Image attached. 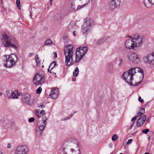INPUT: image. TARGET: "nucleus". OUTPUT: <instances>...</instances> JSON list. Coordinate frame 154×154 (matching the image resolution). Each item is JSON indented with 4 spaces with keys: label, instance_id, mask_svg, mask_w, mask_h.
Instances as JSON below:
<instances>
[{
    "label": "nucleus",
    "instance_id": "nucleus-1",
    "mask_svg": "<svg viewBox=\"0 0 154 154\" xmlns=\"http://www.w3.org/2000/svg\"><path fill=\"white\" fill-rule=\"evenodd\" d=\"M63 146L65 154H75V152L77 154H80L79 143L75 139L65 142Z\"/></svg>",
    "mask_w": 154,
    "mask_h": 154
},
{
    "label": "nucleus",
    "instance_id": "nucleus-2",
    "mask_svg": "<svg viewBox=\"0 0 154 154\" xmlns=\"http://www.w3.org/2000/svg\"><path fill=\"white\" fill-rule=\"evenodd\" d=\"M137 72L141 73L143 74V70L139 67L131 68L129 70L124 73L122 75L123 79L130 85L137 86L140 83L141 81L135 83L134 85L133 84L132 82H131L133 79L134 75Z\"/></svg>",
    "mask_w": 154,
    "mask_h": 154
},
{
    "label": "nucleus",
    "instance_id": "nucleus-3",
    "mask_svg": "<svg viewBox=\"0 0 154 154\" xmlns=\"http://www.w3.org/2000/svg\"><path fill=\"white\" fill-rule=\"evenodd\" d=\"M74 46L71 45H69L65 47L64 48V54L65 57V62L66 63V65L70 66L73 63V61L72 58L73 53V48Z\"/></svg>",
    "mask_w": 154,
    "mask_h": 154
},
{
    "label": "nucleus",
    "instance_id": "nucleus-4",
    "mask_svg": "<svg viewBox=\"0 0 154 154\" xmlns=\"http://www.w3.org/2000/svg\"><path fill=\"white\" fill-rule=\"evenodd\" d=\"M3 57L5 65L9 68L15 66L18 60L17 57L13 54L10 55H4L3 56Z\"/></svg>",
    "mask_w": 154,
    "mask_h": 154
},
{
    "label": "nucleus",
    "instance_id": "nucleus-5",
    "mask_svg": "<svg viewBox=\"0 0 154 154\" xmlns=\"http://www.w3.org/2000/svg\"><path fill=\"white\" fill-rule=\"evenodd\" d=\"M84 23L82 26L83 33H86L90 28L95 25L94 20L90 17H87L84 19Z\"/></svg>",
    "mask_w": 154,
    "mask_h": 154
},
{
    "label": "nucleus",
    "instance_id": "nucleus-6",
    "mask_svg": "<svg viewBox=\"0 0 154 154\" xmlns=\"http://www.w3.org/2000/svg\"><path fill=\"white\" fill-rule=\"evenodd\" d=\"M88 48L86 47H80L77 48L75 52L76 59L75 62H78L81 59L87 52Z\"/></svg>",
    "mask_w": 154,
    "mask_h": 154
},
{
    "label": "nucleus",
    "instance_id": "nucleus-7",
    "mask_svg": "<svg viewBox=\"0 0 154 154\" xmlns=\"http://www.w3.org/2000/svg\"><path fill=\"white\" fill-rule=\"evenodd\" d=\"M1 40L4 47H11L15 49L17 48V46L11 42V39L10 36L7 34L2 35Z\"/></svg>",
    "mask_w": 154,
    "mask_h": 154
},
{
    "label": "nucleus",
    "instance_id": "nucleus-8",
    "mask_svg": "<svg viewBox=\"0 0 154 154\" xmlns=\"http://www.w3.org/2000/svg\"><path fill=\"white\" fill-rule=\"evenodd\" d=\"M127 57L129 60L134 63H138L140 61V56L135 52H128L127 54Z\"/></svg>",
    "mask_w": 154,
    "mask_h": 154
},
{
    "label": "nucleus",
    "instance_id": "nucleus-9",
    "mask_svg": "<svg viewBox=\"0 0 154 154\" xmlns=\"http://www.w3.org/2000/svg\"><path fill=\"white\" fill-rule=\"evenodd\" d=\"M131 38H132L135 48L138 47L142 45L143 42V39L142 38L140 37L138 35H136L134 37H130Z\"/></svg>",
    "mask_w": 154,
    "mask_h": 154
},
{
    "label": "nucleus",
    "instance_id": "nucleus-10",
    "mask_svg": "<svg viewBox=\"0 0 154 154\" xmlns=\"http://www.w3.org/2000/svg\"><path fill=\"white\" fill-rule=\"evenodd\" d=\"M29 149L28 147L25 145L18 146L16 149L14 154H27Z\"/></svg>",
    "mask_w": 154,
    "mask_h": 154
},
{
    "label": "nucleus",
    "instance_id": "nucleus-11",
    "mask_svg": "<svg viewBox=\"0 0 154 154\" xmlns=\"http://www.w3.org/2000/svg\"><path fill=\"white\" fill-rule=\"evenodd\" d=\"M44 81V76L37 74L35 75L33 79V83L37 85L42 84Z\"/></svg>",
    "mask_w": 154,
    "mask_h": 154
},
{
    "label": "nucleus",
    "instance_id": "nucleus-12",
    "mask_svg": "<svg viewBox=\"0 0 154 154\" xmlns=\"http://www.w3.org/2000/svg\"><path fill=\"white\" fill-rule=\"evenodd\" d=\"M46 125V121L44 120L41 123L40 125H38V127H37L35 130V133L37 135L40 136L42 132L44 129Z\"/></svg>",
    "mask_w": 154,
    "mask_h": 154
},
{
    "label": "nucleus",
    "instance_id": "nucleus-13",
    "mask_svg": "<svg viewBox=\"0 0 154 154\" xmlns=\"http://www.w3.org/2000/svg\"><path fill=\"white\" fill-rule=\"evenodd\" d=\"M120 3V0H112L109 3V8L111 10H114L118 7Z\"/></svg>",
    "mask_w": 154,
    "mask_h": 154
},
{
    "label": "nucleus",
    "instance_id": "nucleus-14",
    "mask_svg": "<svg viewBox=\"0 0 154 154\" xmlns=\"http://www.w3.org/2000/svg\"><path fill=\"white\" fill-rule=\"evenodd\" d=\"M132 38L127 40L125 43V46L126 48L128 49H132L134 50L135 48Z\"/></svg>",
    "mask_w": 154,
    "mask_h": 154
},
{
    "label": "nucleus",
    "instance_id": "nucleus-15",
    "mask_svg": "<svg viewBox=\"0 0 154 154\" xmlns=\"http://www.w3.org/2000/svg\"><path fill=\"white\" fill-rule=\"evenodd\" d=\"M59 94L58 89L57 88H54L51 90L49 96L53 99H56L57 97Z\"/></svg>",
    "mask_w": 154,
    "mask_h": 154
},
{
    "label": "nucleus",
    "instance_id": "nucleus-16",
    "mask_svg": "<svg viewBox=\"0 0 154 154\" xmlns=\"http://www.w3.org/2000/svg\"><path fill=\"white\" fill-rule=\"evenodd\" d=\"M31 96L29 94H26L22 96V101L28 104H31L30 102Z\"/></svg>",
    "mask_w": 154,
    "mask_h": 154
},
{
    "label": "nucleus",
    "instance_id": "nucleus-17",
    "mask_svg": "<svg viewBox=\"0 0 154 154\" xmlns=\"http://www.w3.org/2000/svg\"><path fill=\"white\" fill-rule=\"evenodd\" d=\"M78 26L76 25L73 22H71L68 26V29L70 32L75 30H77Z\"/></svg>",
    "mask_w": 154,
    "mask_h": 154
},
{
    "label": "nucleus",
    "instance_id": "nucleus-18",
    "mask_svg": "<svg viewBox=\"0 0 154 154\" xmlns=\"http://www.w3.org/2000/svg\"><path fill=\"white\" fill-rule=\"evenodd\" d=\"M144 3L146 7L149 8L154 5V0H144Z\"/></svg>",
    "mask_w": 154,
    "mask_h": 154
},
{
    "label": "nucleus",
    "instance_id": "nucleus-19",
    "mask_svg": "<svg viewBox=\"0 0 154 154\" xmlns=\"http://www.w3.org/2000/svg\"><path fill=\"white\" fill-rule=\"evenodd\" d=\"M21 95V93H18V91L17 90H15L13 92H11V97L13 99H17L18 98V96Z\"/></svg>",
    "mask_w": 154,
    "mask_h": 154
},
{
    "label": "nucleus",
    "instance_id": "nucleus-20",
    "mask_svg": "<svg viewBox=\"0 0 154 154\" xmlns=\"http://www.w3.org/2000/svg\"><path fill=\"white\" fill-rule=\"evenodd\" d=\"M71 5V8L69 9L70 11L71 12L75 11L78 9H80L82 8V7H81V5H79L77 7V8H75V3L74 2L72 3Z\"/></svg>",
    "mask_w": 154,
    "mask_h": 154
},
{
    "label": "nucleus",
    "instance_id": "nucleus-21",
    "mask_svg": "<svg viewBox=\"0 0 154 154\" xmlns=\"http://www.w3.org/2000/svg\"><path fill=\"white\" fill-rule=\"evenodd\" d=\"M144 122L145 121L142 119V117H140L137 119V125L138 126H141L143 125Z\"/></svg>",
    "mask_w": 154,
    "mask_h": 154
},
{
    "label": "nucleus",
    "instance_id": "nucleus-22",
    "mask_svg": "<svg viewBox=\"0 0 154 154\" xmlns=\"http://www.w3.org/2000/svg\"><path fill=\"white\" fill-rule=\"evenodd\" d=\"M106 39L105 37H103L102 38H100L99 40H98L96 44L97 45H100L102 43H103L105 41H106Z\"/></svg>",
    "mask_w": 154,
    "mask_h": 154
},
{
    "label": "nucleus",
    "instance_id": "nucleus-23",
    "mask_svg": "<svg viewBox=\"0 0 154 154\" xmlns=\"http://www.w3.org/2000/svg\"><path fill=\"white\" fill-rule=\"evenodd\" d=\"M81 3L83 4L82 5H81V7L82 8L84 7L89 2L90 0H81Z\"/></svg>",
    "mask_w": 154,
    "mask_h": 154
},
{
    "label": "nucleus",
    "instance_id": "nucleus-24",
    "mask_svg": "<svg viewBox=\"0 0 154 154\" xmlns=\"http://www.w3.org/2000/svg\"><path fill=\"white\" fill-rule=\"evenodd\" d=\"M35 60L37 65L39 66L40 65L41 62L39 59L38 55L37 54L36 55Z\"/></svg>",
    "mask_w": 154,
    "mask_h": 154
},
{
    "label": "nucleus",
    "instance_id": "nucleus-25",
    "mask_svg": "<svg viewBox=\"0 0 154 154\" xmlns=\"http://www.w3.org/2000/svg\"><path fill=\"white\" fill-rule=\"evenodd\" d=\"M79 72V70L78 67H76L75 68V70L73 72V75L75 77H77L78 75V74Z\"/></svg>",
    "mask_w": 154,
    "mask_h": 154
},
{
    "label": "nucleus",
    "instance_id": "nucleus-26",
    "mask_svg": "<svg viewBox=\"0 0 154 154\" xmlns=\"http://www.w3.org/2000/svg\"><path fill=\"white\" fill-rule=\"evenodd\" d=\"M56 64V61H53V62L50 65V66H49V68H51V71L52 70V69L54 68V67L55 66V65Z\"/></svg>",
    "mask_w": 154,
    "mask_h": 154
},
{
    "label": "nucleus",
    "instance_id": "nucleus-27",
    "mask_svg": "<svg viewBox=\"0 0 154 154\" xmlns=\"http://www.w3.org/2000/svg\"><path fill=\"white\" fill-rule=\"evenodd\" d=\"M52 41L50 39H48L46 40L45 43V45H50L52 43Z\"/></svg>",
    "mask_w": 154,
    "mask_h": 154
},
{
    "label": "nucleus",
    "instance_id": "nucleus-28",
    "mask_svg": "<svg viewBox=\"0 0 154 154\" xmlns=\"http://www.w3.org/2000/svg\"><path fill=\"white\" fill-rule=\"evenodd\" d=\"M61 18L60 15L59 14H56L54 16V19L55 20L57 21L58 20H60Z\"/></svg>",
    "mask_w": 154,
    "mask_h": 154
},
{
    "label": "nucleus",
    "instance_id": "nucleus-29",
    "mask_svg": "<svg viewBox=\"0 0 154 154\" xmlns=\"http://www.w3.org/2000/svg\"><path fill=\"white\" fill-rule=\"evenodd\" d=\"M118 138V136L116 134H114L112 137V140L113 141H116Z\"/></svg>",
    "mask_w": 154,
    "mask_h": 154
},
{
    "label": "nucleus",
    "instance_id": "nucleus-30",
    "mask_svg": "<svg viewBox=\"0 0 154 154\" xmlns=\"http://www.w3.org/2000/svg\"><path fill=\"white\" fill-rule=\"evenodd\" d=\"M11 93L9 90L7 91L6 92V96L9 98H11V96H10V94Z\"/></svg>",
    "mask_w": 154,
    "mask_h": 154
},
{
    "label": "nucleus",
    "instance_id": "nucleus-31",
    "mask_svg": "<svg viewBox=\"0 0 154 154\" xmlns=\"http://www.w3.org/2000/svg\"><path fill=\"white\" fill-rule=\"evenodd\" d=\"M42 91V88L41 87H39L36 90V92L38 94H40Z\"/></svg>",
    "mask_w": 154,
    "mask_h": 154
},
{
    "label": "nucleus",
    "instance_id": "nucleus-32",
    "mask_svg": "<svg viewBox=\"0 0 154 154\" xmlns=\"http://www.w3.org/2000/svg\"><path fill=\"white\" fill-rule=\"evenodd\" d=\"M123 61L122 59H119V63L118 64L119 67H121L123 64Z\"/></svg>",
    "mask_w": 154,
    "mask_h": 154
},
{
    "label": "nucleus",
    "instance_id": "nucleus-33",
    "mask_svg": "<svg viewBox=\"0 0 154 154\" xmlns=\"http://www.w3.org/2000/svg\"><path fill=\"white\" fill-rule=\"evenodd\" d=\"M20 0H17L16 1V4L17 7L18 8L20 9Z\"/></svg>",
    "mask_w": 154,
    "mask_h": 154
},
{
    "label": "nucleus",
    "instance_id": "nucleus-34",
    "mask_svg": "<svg viewBox=\"0 0 154 154\" xmlns=\"http://www.w3.org/2000/svg\"><path fill=\"white\" fill-rule=\"evenodd\" d=\"M149 131V130L148 129H146L142 130V132L145 134H147Z\"/></svg>",
    "mask_w": 154,
    "mask_h": 154
},
{
    "label": "nucleus",
    "instance_id": "nucleus-35",
    "mask_svg": "<svg viewBox=\"0 0 154 154\" xmlns=\"http://www.w3.org/2000/svg\"><path fill=\"white\" fill-rule=\"evenodd\" d=\"M63 40H64V41L65 42H67V41L68 38H67V36H66V35H65L63 36Z\"/></svg>",
    "mask_w": 154,
    "mask_h": 154
},
{
    "label": "nucleus",
    "instance_id": "nucleus-36",
    "mask_svg": "<svg viewBox=\"0 0 154 154\" xmlns=\"http://www.w3.org/2000/svg\"><path fill=\"white\" fill-rule=\"evenodd\" d=\"M34 120L35 119L33 117L30 118L28 120L29 122H33L34 121Z\"/></svg>",
    "mask_w": 154,
    "mask_h": 154
},
{
    "label": "nucleus",
    "instance_id": "nucleus-37",
    "mask_svg": "<svg viewBox=\"0 0 154 154\" xmlns=\"http://www.w3.org/2000/svg\"><path fill=\"white\" fill-rule=\"evenodd\" d=\"M36 116L38 117H40L41 116L40 113H39V112L37 111L36 112Z\"/></svg>",
    "mask_w": 154,
    "mask_h": 154
},
{
    "label": "nucleus",
    "instance_id": "nucleus-38",
    "mask_svg": "<svg viewBox=\"0 0 154 154\" xmlns=\"http://www.w3.org/2000/svg\"><path fill=\"white\" fill-rule=\"evenodd\" d=\"M138 100L139 101V102H141V103H143V101H144L143 100V99H141V97H140V96H139L138 97Z\"/></svg>",
    "mask_w": 154,
    "mask_h": 154
},
{
    "label": "nucleus",
    "instance_id": "nucleus-39",
    "mask_svg": "<svg viewBox=\"0 0 154 154\" xmlns=\"http://www.w3.org/2000/svg\"><path fill=\"white\" fill-rule=\"evenodd\" d=\"M140 117H142V119L143 120L145 121L146 119V116L145 115H143Z\"/></svg>",
    "mask_w": 154,
    "mask_h": 154
},
{
    "label": "nucleus",
    "instance_id": "nucleus-40",
    "mask_svg": "<svg viewBox=\"0 0 154 154\" xmlns=\"http://www.w3.org/2000/svg\"><path fill=\"white\" fill-rule=\"evenodd\" d=\"M77 30H75L72 32H73V34L74 36L75 37L76 35L77 32H76Z\"/></svg>",
    "mask_w": 154,
    "mask_h": 154
},
{
    "label": "nucleus",
    "instance_id": "nucleus-41",
    "mask_svg": "<svg viewBox=\"0 0 154 154\" xmlns=\"http://www.w3.org/2000/svg\"><path fill=\"white\" fill-rule=\"evenodd\" d=\"M132 141V139H130L129 140L128 142H127V144L128 145L131 144V143Z\"/></svg>",
    "mask_w": 154,
    "mask_h": 154
},
{
    "label": "nucleus",
    "instance_id": "nucleus-42",
    "mask_svg": "<svg viewBox=\"0 0 154 154\" xmlns=\"http://www.w3.org/2000/svg\"><path fill=\"white\" fill-rule=\"evenodd\" d=\"M140 112L142 114H143L145 112V110L144 109L142 108L140 110Z\"/></svg>",
    "mask_w": 154,
    "mask_h": 154
},
{
    "label": "nucleus",
    "instance_id": "nucleus-43",
    "mask_svg": "<svg viewBox=\"0 0 154 154\" xmlns=\"http://www.w3.org/2000/svg\"><path fill=\"white\" fill-rule=\"evenodd\" d=\"M137 116L134 117L131 119V121L135 122L134 121L136 119Z\"/></svg>",
    "mask_w": 154,
    "mask_h": 154
},
{
    "label": "nucleus",
    "instance_id": "nucleus-44",
    "mask_svg": "<svg viewBox=\"0 0 154 154\" xmlns=\"http://www.w3.org/2000/svg\"><path fill=\"white\" fill-rule=\"evenodd\" d=\"M40 113L41 114V115H44L45 114V111L44 110H42L41 112H40Z\"/></svg>",
    "mask_w": 154,
    "mask_h": 154
},
{
    "label": "nucleus",
    "instance_id": "nucleus-45",
    "mask_svg": "<svg viewBox=\"0 0 154 154\" xmlns=\"http://www.w3.org/2000/svg\"><path fill=\"white\" fill-rule=\"evenodd\" d=\"M11 147V143H9L8 145L7 148L8 149H10Z\"/></svg>",
    "mask_w": 154,
    "mask_h": 154
},
{
    "label": "nucleus",
    "instance_id": "nucleus-46",
    "mask_svg": "<svg viewBox=\"0 0 154 154\" xmlns=\"http://www.w3.org/2000/svg\"><path fill=\"white\" fill-rule=\"evenodd\" d=\"M142 114V113H141L140 112V111L137 114V117L140 116H141Z\"/></svg>",
    "mask_w": 154,
    "mask_h": 154
},
{
    "label": "nucleus",
    "instance_id": "nucleus-47",
    "mask_svg": "<svg viewBox=\"0 0 154 154\" xmlns=\"http://www.w3.org/2000/svg\"><path fill=\"white\" fill-rule=\"evenodd\" d=\"M43 106H44H44H43V104H41L40 105L38 106V107L41 109H42Z\"/></svg>",
    "mask_w": 154,
    "mask_h": 154
},
{
    "label": "nucleus",
    "instance_id": "nucleus-48",
    "mask_svg": "<svg viewBox=\"0 0 154 154\" xmlns=\"http://www.w3.org/2000/svg\"><path fill=\"white\" fill-rule=\"evenodd\" d=\"M134 122H133L132 123V124L131 125V127L130 128V129H132V127H133V125H134Z\"/></svg>",
    "mask_w": 154,
    "mask_h": 154
},
{
    "label": "nucleus",
    "instance_id": "nucleus-49",
    "mask_svg": "<svg viewBox=\"0 0 154 154\" xmlns=\"http://www.w3.org/2000/svg\"><path fill=\"white\" fill-rule=\"evenodd\" d=\"M72 115H70V116H69V118L67 117V118H66V119H65V120H68V119H70V118H71V117H72Z\"/></svg>",
    "mask_w": 154,
    "mask_h": 154
},
{
    "label": "nucleus",
    "instance_id": "nucleus-50",
    "mask_svg": "<svg viewBox=\"0 0 154 154\" xmlns=\"http://www.w3.org/2000/svg\"><path fill=\"white\" fill-rule=\"evenodd\" d=\"M54 57H55V58H56L57 57V53H56V52H55L54 53Z\"/></svg>",
    "mask_w": 154,
    "mask_h": 154
},
{
    "label": "nucleus",
    "instance_id": "nucleus-51",
    "mask_svg": "<svg viewBox=\"0 0 154 154\" xmlns=\"http://www.w3.org/2000/svg\"><path fill=\"white\" fill-rule=\"evenodd\" d=\"M72 80L73 81L75 82L76 81V79L75 78H73L72 79Z\"/></svg>",
    "mask_w": 154,
    "mask_h": 154
},
{
    "label": "nucleus",
    "instance_id": "nucleus-52",
    "mask_svg": "<svg viewBox=\"0 0 154 154\" xmlns=\"http://www.w3.org/2000/svg\"><path fill=\"white\" fill-rule=\"evenodd\" d=\"M52 0H50V5H52V2H52Z\"/></svg>",
    "mask_w": 154,
    "mask_h": 154
},
{
    "label": "nucleus",
    "instance_id": "nucleus-53",
    "mask_svg": "<svg viewBox=\"0 0 154 154\" xmlns=\"http://www.w3.org/2000/svg\"><path fill=\"white\" fill-rule=\"evenodd\" d=\"M109 146H110V147H112V144H109Z\"/></svg>",
    "mask_w": 154,
    "mask_h": 154
},
{
    "label": "nucleus",
    "instance_id": "nucleus-54",
    "mask_svg": "<svg viewBox=\"0 0 154 154\" xmlns=\"http://www.w3.org/2000/svg\"><path fill=\"white\" fill-rule=\"evenodd\" d=\"M144 154H149V153H148V152H146Z\"/></svg>",
    "mask_w": 154,
    "mask_h": 154
},
{
    "label": "nucleus",
    "instance_id": "nucleus-55",
    "mask_svg": "<svg viewBox=\"0 0 154 154\" xmlns=\"http://www.w3.org/2000/svg\"><path fill=\"white\" fill-rule=\"evenodd\" d=\"M0 154H3L2 152L0 151Z\"/></svg>",
    "mask_w": 154,
    "mask_h": 154
},
{
    "label": "nucleus",
    "instance_id": "nucleus-56",
    "mask_svg": "<svg viewBox=\"0 0 154 154\" xmlns=\"http://www.w3.org/2000/svg\"><path fill=\"white\" fill-rule=\"evenodd\" d=\"M2 93H0V96H2Z\"/></svg>",
    "mask_w": 154,
    "mask_h": 154
},
{
    "label": "nucleus",
    "instance_id": "nucleus-57",
    "mask_svg": "<svg viewBox=\"0 0 154 154\" xmlns=\"http://www.w3.org/2000/svg\"><path fill=\"white\" fill-rule=\"evenodd\" d=\"M33 54V53H30L29 54H30L31 56Z\"/></svg>",
    "mask_w": 154,
    "mask_h": 154
},
{
    "label": "nucleus",
    "instance_id": "nucleus-58",
    "mask_svg": "<svg viewBox=\"0 0 154 154\" xmlns=\"http://www.w3.org/2000/svg\"><path fill=\"white\" fill-rule=\"evenodd\" d=\"M32 16V15L31 14H30V16L31 17V16Z\"/></svg>",
    "mask_w": 154,
    "mask_h": 154
},
{
    "label": "nucleus",
    "instance_id": "nucleus-59",
    "mask_svg": "<svg viewBox=\"0 0 154 154\" xmlns=\"http://www.w3.org/2000/svg\"><path fill=\"white\" fill-rule=\"evenodd\" d=\"M147 123H149V120H148V119L147 120Z\"/></svg>",
    "mask_w": 154,
    "mask_h": 154
},
{
    "label": "nucleus",
    "instance_id": "nucleus-60",
    "mask_svg": "<svg viewBox=\"0 0 154 154\" xmlns=\"http://www.w3.org/2000/svg\"><path fill=\"white\" fill-rule=\"evenodd\" d=\"M50 68H49V69H48V72H49V69H50Z\"/></svg>",
    "mask_w": 154,
    "mask_h": 154
},
{
    "label": "nucleus",
    "instance_id": "nucleus-61",
    "mask_svg": "<svg viewBox=\"0 0 154 154\" xmlns=\"http://www.w3.org/2000/svg\"><path fill=\"white\" fill-rule=\"evenodd\" d=\"M119 154H123L122 153H121Z\"/></svg>",
    "mask_w": 154,
    "mask_h": 154
},
{
    "label": "nucleus",
    "instance_id": "nucleus-62",
    "mask_svg": "<svg viewBox=\"0 0 154 154\" xmlns=\"http://www.w3.org/2000/svg\"><path fill=\"white\" fill-rule=\"evenodd\" d=\"M44 67V66H42V67Z\"/></svg>",
    "mask_w": 154,
    "mask_h": 154
}]
</instances>
